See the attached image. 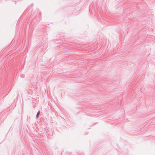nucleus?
<instances>
[{
  "label": "nucleus",
  "mask_w": 155,
  "mask_h": 155,
  "mask_svg": "<svg viewBox=\"0 0 155 155\" xmlns=\"http://www.w3.org/2000/svg\"><path fill=\"white\" fill-rule=\"evenodd\" d=\"M40 114V111H38V112H37V113L36 114V117L37 118H38V117L39 115Z\"/></svg>",
  "instance_id": "obj_1"
}]
</instances>
